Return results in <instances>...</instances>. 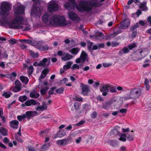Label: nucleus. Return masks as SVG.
<instances>
[{
    "label": "nucleus",
    "instance_id": "nucleus-37",
    "mask_svg": "<svg viewBox=\"0 0 151 151\" xmlns=\"http://www.w3.org/2000/svg\"><path fill=\"white\" fill-rule=\"evenodd\" d=\"M144 84L146 86L147 90L148 91L150 88V86L149 84V82L147 78H145L144 81Z\"/></svg>",
    "mask_w": 151,
    "mask_h": 151
},
{
    "label": "nucleus",
    "instance_id": "nucleus-46",
    "mask_svg": "<svg viewBox=\"0 0 151 151\" xmlns=\"http://www.w3.org/2000/svg\"><path fill=\"white\" fill-rule=\"evenodd\" d=\"M121 32V31H117L116 32H115L113 33V34H112L111 35H109L107 37H108V36H110V37H115L117 35H118L119 33H120Z\"/></svg>",
    "mask_w": 151,
    "mask_h": 151
},
{
    "label": "nucleus",
    "instance_id": "nucleus-30",
    "mask_svg": "<svg viewBox=\"0 0 151 151\" xmlns=\"http://www.w3.org/2000/svg\"><path fill=\"white\" fill-rule=\"evenodd\" d=\"M129 52V50L128 48L126 47H124L119 52V54L122 55L124 54L127 53Z\"/></svg>",
    "mask_w": 151,
    "mask_h": 151
},
{
    "label": "nucleus",
    "instance_id": "nucleus-64",
    "mask_svg": "<svg viewBox=\"0 0 151 151\" xmlns=\"http://www.w3.org/2000/svg\"><path fill=\"white\" fill-rule=\"evenodd\" d=\"M3 141L4 143H6L9 142V139L7 137H5L3 139Z\"/></svg>",
    "mask_w": 151,
    "mask_h": 151
},
{
    "label": "nucleus",
    "instance_id": "nucleus-2",
    "mask_svg": "<svg viewBox=\"0 0 151 151\" xmlns=\"http://www.w3.org/2000/svg\"><path fill=\"white\" fill-rule=\"evenodd\" d=\"M42 22L50 25H58L60 26L65 25V21L64 17L57 15H53L51 18L47 14H45L42 18Z\"/></svg>",
    "mask_w": 151,
    "mask_h": 151
},
{
    "label": "nucleus",
    "instance_id": "nucleus-58",
    "mask_svg": "<svg viewBox=\"0 0 151 151\" xmlns=\"http://www.w3.org/2000/svg\"><path fill=\"white\" fill-rule=\"evenodd\" d=\"M127 109H122L119 111L122 113H126L127 112Z\"/></svg>",
    "mask_w": 151,
    "mask_h": 151
},
{
    "label": "nucleus",
    "instance_id": "nucleus-1",
    "mask_svg": "<svg viewBox=\"0 0 151 151\" xmlns=\"http://www.w3.org/2000/svg\"><path fill=\"white\" fill-rule=\"evenodd\" d=\"M14 15L17 16L12 21L8 20L4 21L3 24L6 27L12 29H21L23 31H28L31 29L30 26L28 24H23L22 17L19 16L24 13V6L21 3L17 2L14 6Z\"/></svg>",
    "mask_w": 151,
    "mask_h": 151
},
{
    "label": "nucleus",
    "instance_id": "nucleus-27",
    "mask_svg": "<svg viewBox=\"0 0 151 151\" xmlns=\"http://www.w3.org/2000/svg\"><path fill=\"white\" fill-rule=\"evenodd\" d=\"M49 88L48 86L42 87L40 90V93L42 95H44L46 93L48 90Z\"/></svg>",
    "mask_w": 151,
    "mask_h": 151
},
{
    "label": "nucleus",
    "instance_id": "nucleus-29",
    "mask_svg": "<svg viewBox=\"0 0 151 151\" xmlns=\"http://www.w3.org/2000/svg\"><path fill=\"white\" fill-rule=\"evenodd\" d=\"M72 64V62L69 61L66 64L63 66V69L65 70H66L70 68Z\"/></svg>",
    "mask_w": 151,
    "mask_h": 151
},
{
    "label": "nucleus",
    "instance_id": "nucleus-6",
    "mask_svg": "<svg viewBox=\"0 0 151 151\" xmlns=\"http://www.w3.org/2000/svg\"><path fill=\"white\" fill-rule=\"evenodd\" d=\"M47 9L49 11L51 12L58 11L59 6L57 1H51L48 5Z\"/></svg>",
    "mask_w": 151,
    "mask_h": 151
},
{
    "label": "nucleus",
    "instance_id": "nucleus-22",
    "mask_svg": "<svg viewBox=\"0 0 151 151\" xmlns=\"http://www.w3.org/2000/svg\"><path fill=\"white\" fill-rule=\"evenodd\" d=\"M66 135V132L65 129L61 130L58 132L56 134V136L55 137L56 138L57 137L61 138Z\"/></svg>",
    "mask_w": 151,
    "mask_h": 151
},
{
    "label": "nucleus",
    "instance_id": "nucleus-4",
    "mask_svg": "<svg viewBox=\"0 0 151 151\" xmlns=\"http://www.w3.org/2000/svg\"><path fill=\"white\" fill-rule=\"evenodd\" d=\"M34 2L32 8L31 12L32 16L35 17H40L41 16L42 11V9L38 7L40 4L39 0H32Z\"/></svg>",
    "mask_w": 151,
    "mask_h": 151
},
{
    "label": "nucleus",
    "instance_id": "nucleus-57",
    "mask_svg": "<svg viewBox=\"0 0 151 151\" xmlns=\"http://www.w3.org/2000/svg\"><path fill=\"white\" fill-rule=\"evenodd\" d=\"M103 66L104 68L109 67L112 65V64L111 63H103Z\"/></svg>",
    "mask_w": 151,
    "mask_h": 151
},
{
    "label": "nucleus",
    "instance_id": "nucleus-43",
    "mask_svg": "<svg viewBox=\"0 0 151 151\" xmlns=\"http://www.w3.org/2000/svg\"><path fill=\"white\" fill-rule=\"evenodd\" d=\"M27 99V97L26 96H21L19 97V100L21 102H23Z\"/></svg>",
    "mask_w": 151,
    "mask_h": 151
},
{
    "label": "nucleus",
    "instance_id": "nucleus-40",
    "mask_svg": "<svg viewBox=\"0 0 151 151\" xmlns=\"http://www.w3.org/2000/svg\"><path fill=\"white\" fill-rule=\"evenodd\" d=\"M49 131L48 129H46L43 131H41L40 133V135L41 136H45L47 135Z\"/></svg>",
    "mask_w": 151,
    "mask_h": 151
},
{
    "label": "nucleus",
    "instance_id": "nucleus-15",
    "mask_svg": "<svg viewBox=\"0 0 151 151\" xmlns=\"http://www.w3.org/2000/svg\"><path fill=\"white\" fill-rule=\"evenodd\" d=\"M37 114L36 111H28L25 114L26 118L29 119L32 117H34Z\"/></svg>",
    "mask_w": 151,
    "mask_h": 151
},
{
    "label": "nucleus",
    "instance_id": "nucleus-44",
    "mask_svg": "<svg viewBox=\"0 0 151 151\" xmlns=\"http://www.w3.org/2000/svg\"><path fill=\"white\" fill-rule=\"evenodd\" d=\"M93 42L91 41L88 42L87 47L88 50L90 51H91L92 50V47L93 45Z\"/></svg>",
    "mask_w": 151,
    "mask_h": 151
},
{
    "label": "nucleus",
    "instance_id": "nucleus-41",
    "mask_svg": "<svg viewBox=\"0 0 151 151\" xmlns=\"http://www.w3.org/2000/svg\"><path fill=\"white\" fill-rule=\"evenodd\" d=\"M26 118L25 114L21 115H18L17 116V119L19 121H21L22 120Z\"/></svg>",
    "mask_w": 151,
    "mask_h": 151
},
{
    "label": "nucleus",
    "instance_id": "nucleus-49",
    "mask_svg": "<svg viewBox=\"0 0 151 151\" xmlns=\"http://www.w3.org/2000/svg\"><path fill=\"white\" fill-rule=\"evenodd\" d=\"M137 46V44L136 42H134L131 45H128V47L129 50H131L132 49L136 47Z\"/></svg>",
    "mask_w": 151,
    "mask_h": 151
},
{
    "label": "nucleus",
    "instance_id": "nucleus-21",
    "mask_svg": "<svg viewBox=\"0 0 151 151\" xmlns=\"http://www.w3.org/2000/svg\"><path fill=\"white\" fill-rule=\"evenodd\" d=\"M37 48L38 49H39L41 51H46L48 50L49 48V46L47 45H42V46L40 45V42H38L37 43Z\"/></svg>",
    "mask_w": 151,
    "mask_h": 151
},
{
    "label": "nucleus",
    "instance_id": "nucleus-11",
    "mask_svg": "<svg viewBox=\"0 0 151 151\" xmlns=\"http://www.w3.org/2000/svg\"><path fill=\"white\" fill-rule=\"evenodd\" d=\"M80 87L81 88L82 94L84 95H87L89 91V86L87 85L81 83Z\"/></svg>",
    "mask_w": 151,
    "mask_h": 151
},
{
    "label": "nucleus",
    "instance_id": "nucleus-5",
    "mask_svg": "<svg viewBox=\"0 0 151 151\" xmlns=\"http://www.w3.org/2000/svg\"><path fill=\"white\" fill-rule=\"evenodd\" d=\"M10 9L11 6L8 2L4 1L1 3L0 7L1 16L3 18L5 17L9 14Z\"/></svg>",
    "mask_w": 151,
    "mask_h": 151
},
{
    "label": "nucleus",
    "instance_id": "nucleus-16",
    "mask_svg": "<svg viewBox=\"0 0 151 151\" xmlns=\"http://www.w3.org/2000/svg\"><path fill=\"white\" fill-rule=\"evenodd\" d=\"M50 58H49V60H48L47 59V58H44L42 60L40 61V66H42L44 67H47L49 65L50 63Z\"/></svg>",
    "mask_w": 151,
    "mask_h": 151
},
{
    "label": "nucleus",
    "instance_id": "nucleus-8",
    "mask_svg": "<svg viewBox=\"0 0 151 151\" xmlns=\"http://www.w3.org/2000/svg\"><path fill=\"white\" fill-rule=\"evenodd\" d=\"M137 53L139 55V57L137 59H134L135 60H137L145 57L147 54V50L146 49H139L137 51Z\"/></svg>",
    "mask_w": 151,
    "mask_h": 151
},
{
    "label": "nucleus",
    "instance_id": "nucleus-62",
    "mask_svg": "<svg viewBox=\"0 0 151 151\" xmlns=\"http://www.w3.org/2000/svg\"><path fill=\"white\" fill-rule=\"evenodd\" d=\"M3 57L5 59H7L8 57V54L6 52H4L2 54Z\"/></svg>",
    "mask_w": 151,
    "mask_h": 151
},
{
    "label": "nucleus",
    "instance_id": "nucleus-28",
    "mask_svg": "<svg viewBox=\"0 0 151 151\" xmlns=\"http://www.w3.org/2000/svg\"><path fill=\"white\" fill-rule=\"evenodd\" d=\"M57 144L58 145H65L67 144V141L66 139H61L58 140L57 142Z\"/></svg>",
    "mask_w": 151,
    "mask_h": 151
},
{
    "label": "nucleus",
    "instance_id": "nucleus-35",
    "mask_svg": "<svg viewBox=\"0 0 151 151\" xmlns=\"http://www.w3.org/2000/svg\"><path fill=\"white\" fill-rule=\"evenodd\" d=\"M95 37L97 39H101L104 38V35L102 33L100 32L95 35Z\"/></svg>",
    "mask_w": 151,
    "mask_h": 151
},
{
    "label": "nucleus",
    "instance_id": "nucleus-7",
    "mask_svg": "<svg viewBox=\"0 0 151 151\" xmlns=\"http://www.w3.org/2000/svg\"><path fill=\"white\" fill-rule=\"evenodd\" d=\"M88 55L86 52L83 50L82 51L79 58H77L76 62L77 63H83L88 58Z\"/></svg>",
    "mask_w": 151,
    "mask_h": 151
},
{
    "label": "nucleus",
    "instance_id": "nucleus-33",
    "mask_svg": "<svg viewBox=\"0 0 151 151\" xmlns=\"http://www.w3.org/2000/svg\"><path fill=\"white\" fill-rule=\"evenodd\" d=\"M49 71L48 69H45L43 70L40 76V78L42 79L44 78L46 76L47 74L48 73Z\"/></svg>",
    "mask_w": 151,
    "mask_h": 151
},
{
    "label": "nucleus",
    "instance_id": "nucleus-12",
    "mask_svg": "<svg viewBox=\"0 0 151 151\" xmlns=\"http://www.w3.org/2000/svg\"><path fill=\"white\" fill-rule=\"evenodd\" d=\"M37 103L40 104L37 101L33 99L28 100L26 101L24 104H22V106H29L32 105H35Z\"/></svg>",
    "mask_w": 151,
    "mask_h": 151
},
{
    "label": "nucleus",
    "instance_id": "nucleus-59",
    "mask_svg": "<svg viewBox=\"0 0 151 151\" xmlns=\"http://www.w3.org/2000/svg\"><path fill=\"white\" fill-rule=\"evenodd\" d=\"M19 46L22 49H26L27 47V46L24 44V43L20 44L19 45Z\"/></svg>",
    "mask_w": 151,
    "mask_h": 151
},
{
    "label": "nucleus",
    "instance_id": "nucleus-3",
    "mask_svg": "<svg viewBox=\"0 0 151 151\" xmlns=\"http://www.w3.org/2000/svg\"><path fill=\"white\" fill-rule=\"evenodd\" d=\"M69 2L65 3L64 7L67 9H74L76 7L77 10L80 12H88L92 10V8L87 5L86 1H81L78 5H77L75 0H68Z\"/></svg>",
    "mask_w": 151,
    "mask_h": 151
},
{
    "label": "nucleus",
    "instance_id": "nucleus-61",
    "mask_svg": "<svg viewBox=\"0 0 151 151\" xmlns=\"http://www.w3.org/2000/svg\"><path fill=\"white\" fill-rule=\"evenodd\" d=\"M10 76L11 78H15L16 76V74L15 72H14L10 74Z\"/></svg>",
    "mask_w": 151,
    "mask_h": 151
},
{
    "label": "nucleus",
    "instance_id": "nucleus-38",
    "mask_svg": "<svg viewBox=\"0 0 151 151\" xmlns=\"http://www.w3.org/2000/svg\"><path fill=\"white\" fill-rule=\"evenodd\" d=\"M33 67L32 65H30L27 68V72L29 75H31L32 73L33 70Z\"/></svg>",
    "mask_w": 151,
    "mask_h": 151
},
{
    "label": "nucleus",
    "instance_id": "nucleus-19",
    "mask_svg": "<svg viewBox=\"0 0 151 151\" xmlns=\"http://www.w3.org/2000/svg\"><path fill=\"white\" fill-rule=\"evenodd\" d=\"M19 124V122L16 120H12L9 122L10 127L14 129H17Z\"/></svg>",
    "mask_w": 151,
    "mask_h": 151
},
{
    "label": "nucleus",
    "instance_id": "nucleus-31",
    "mask_svg": "<svg viewBox=\"0 0 151 151\" xmlns=\"http://www.w3.org/2000/svg\"><path fill=\"white\" fill-rule=\"evenodd\" d=\"M0 133L3 136L7 135V130L3 127H0Z\"/></svg>",
    "mask_w": 151,
    "mask_h": 151
},
{
    "label": "nucleus",
    "instance_id": "nucleus-63",
    "mask_svg": "<svg viewBox=\"0 0 151 151\" xmlns=\"http://www.w3.org/2000/svg\"><path fill=\"white\" fill-rule=\"evenodd\" d=\"M85 122V121H81L80 122H79L78 123H77L76 124V125L77 126H79L81 125H82Z\"/></svg>",
    "mask_w": 151,
    "mask_h": 151
},
{
    "label": "nucleus",
    "instance_id": "nucleus-17",
    "mask_svg": "<svg viewBox=\"0 0 151 151\" xmlns=\"http://www.w3.org/2000/svg\"><path fill=\"white\" fill-rule=\"evenodd\" d=\"M68 16L71 20H78L79 18L78 16L75 13L73 12H69L68 13Z\"/></svg>",
    "mask_w": 151,
    "mask_h": 151
},
{
    "label": "nucleus",
    "instance_id": "nucleus-25",
    "mask_svg": "<svg viewBox=\"0 0 151 151\" xmlns=\"http://www.w3.org/2000/svg\"><path fill=\"white\" fill-rule=\"evenodd\" d=\"M147 2L146 1L143 2L141 3L139 8L142 11L147 10L148 8L146 6Z\"/></svg>",
    "mask_w": 151,
    "mask_h": 151
},
{
    "label": "nucleus",
    "instance_id": "nucleus-32",
    "mask_svg": "<svg viewBox=\"0 0 151 151\" xmlns=\"http://www.w3.org/2000/svg\"><path fill=\"white\" fill-rule=\"evenodd\" d=\"M30 96L32 98L37 99L39 96V94L36 92H32L30 94Z\"/></svg>",
    "mask_w": 151,
    "mask_h": 151
},
{
    "label": "nucleus",
    "instance_id": "nucleus-54",
    "mask_svg": "<svg viewBox=\"0 0 151 151\" xmlns=\"http://www.w3.org/2000/svg\"><path fill=\"white\" fill-rule=\"evenodd\" d=\"M55 87H52L50 89L48 93L50 94H53L54 93V91L55 89Z\"/></svg>",
    "mask_w": 151,
    "mask_h": 151
},
{
    "label": "nucleus",
    "instance_id": "nucleus-48",
    "mask_svg": "<svg viewBox=\"0 0 151 151\" xmlns=\"http://www.w3.org/2000/svg\"><path fill=\"white\" fill-rule=\"evenodd\" d=\"M64 88H61L56 90V92L58 93L62 94L63 93Z\"/></svg>",
    "mask_w": 151,
    "mask_h": 151
},
{
    "label": "nucleus",
    "instance_id": "nucleus-53",
    "mask_svg": "<svg viewBox=\"0 0 151 151\" xmlns=\"http://www.w3.org/2000/svg\"><path fill=\"white\" fill-rule=\"evenodd\" d=\"M74 106L76 110H77L79 108V105L78 103L75 102L74 104Z\"/></svg>",
    "mask_w": 151,
    "mask_h": 151
},
{
    "label": "nucleus",
    "instance_id": "nucleus-23",
    "mask_svg": "<svg viewBox=\"0 0 151 151\" xmlns=\"http://www.w3.org/2000/svg\"><path fill=\"white\" fill-rule=\"evenodd\" d=\"M47 106L46 104H43L41 106H38L35 107V109L37 111H43L45 109H47Z\"/></svg>",
    "mask_w": 151,
    "mask_h": 151
},
{
    "label": "nucleus",
    "instance_id": "nucleus-50",
    "mask_svg": "<svg viewBox=\"0 0 151 151\" xmlns=\"http://www.w3.org/2000/svg\"><path fill=\"white\" fill-rule=\"evenodd\" d=\"M3 96L5 97L6 98H7L10 97L11 94L9 92H5L3 94Z\"/></svg>",
    "mask_w": 151,
    "mask_h": 151
},
{
    "label": "nucleus",
    "instance_id": "nucleus-56",
    "mask_svg": "<svg viewBox=\"0 0 151 151\" xmlns=\"http://www.w3.org/2000/svg\"><path fill=\"white\" fill-rule=\"evenodd\" d=\"M75 68L77 69H79V66L77 64H74L72 66V69L73 70Z\"/></svg>",
    "mask_w": 151,
    "mask_h": 151
},
{
    "label": "nucleus",
    "instance_id": "nucleus-13",
    "mask_svg": "<svg viewBox=\"0 0 151 151\" xmlns=\"http://www.w3.org/2000/svg\"><path fill=\"white\" fill-rule=\"evenodd\" d=\"M109 84L104 85L100 88V91L103 92L102 94L103 96H105L107 95L109 92Z\"/></svg>",
    "mask_w": 151,
    "mask_h": 151
},
{
    "label": "nucleus",
    "instance_id": "nucleus-36",
    "mask_svg": "<svg viewBox=\"0 0 151 151\" xmlns=\"http://www.w3.org/2000/svg\"><path fill=\"white\" fill-rule=\"evenodd\" d=\"M29 52L31 56L33 58H36L39 55L38 53L37 52H35L33 51L30 50Z\"/></svg>",
    "mask_w": 151,
    "mask_h": 151
},
{
    "label": "nucleus",
    "instance_id": "nucleus-14",
    "mask_svg": "<svg viewBox=\"0 0 151 151\" xmlns=\"http://www.w3.org/2000/svg\"><path fill=\"white\" fill-rule=\"evenodd\" d=\"M15 87L13 89L14 92H17L21 90V83L18 80H16L15 82Z\"/></svg>",
    "mask_w": 151,
    "mask_h": 151
},
{
    "label": "nucleus",
    "instance_id": "nucleus-42",
    "mask_svg": "<svg viewBox=\"0 0 151 151\" xmlns=\"http://www.w3.org/2000/svg\"><path fill=\"white\" fill-rule=\"evenodd\" d=\"M50 145V143H47L44 145L42 146L41 148L43 150H47Z\"/></svg>",
    "mask_w": 151,
    "mask_h": 151
},
{
    "label": "nucleus",
    "instance_id": "nucleus-18",
    "mask_svg": "<svg viewBox=\"0 0 151 151\" xmlns=\"http://www.w3.org/2000/svg\"><path fill=\"white\" fill-rule=\"evenodd\" d=\"M130 24L129 20L128 19H125L121 23V28L122 29L127 28Z\"/></svg>",
    "mask_w": 151,
    "mask_h": 151
},
{
    "label": "nucleus",
    "instance_id": "nucleus-39",
    "mask_svg": "<svg viewBox=\"0 0 151 151\" xmlns=\"http://www.w3.org/2000/svg\"><path fill=\"white\" fill-rule=\"evenodd\" d=\"M120 128L119 127L117 126L114 127L113 129V132L115 135H117L119 134V132L118 130Z\"/></svg>",
    "mask_w": 151,
    "mask_h": 151
},
{
    "label": "nucleus",
    "instance_id": "nucleus-9",
    "mask_svg": "<svg viewBox=\"0 0 151 151\" xmlns=\"http://www.w3.org/2000/svg\"><path fill=\"white\" fill-rule=\"evenodd\" d=\"M139 27V24L137 23L134 25L131 26L130 28V31L132 32L131 34V37L133 38L136 37L137 35V29Z\"/></svg>",
    "mask_w": 151,
    "mask_h": 151
},
{
    "label": "nucleus",
    "instance_id": "nucleus-20",
    "mask_svg": "<svg viewBox=\"0 0 151 151\" xmlns=\"http://www.w3.org/2000/svg\"><path fill=\"white\" fill-rule=\"evenodd\" d=\"M72 58V56L70 54L67 53L63 54L61 59L63 60L66 61L71 59Z\"/></svg>",
    "mask_w": 151,
    "mask_h": 151
},
{
    "label": "nucleus",
    "instance_id": "nucleus-24",
    "mask_svg": "<svg viewBox=\"0 0 151 151\" xmlns=\"http://www.w3.org/2000/svg\"><path fill=\"white\" fill-rule=\"evenodd\" d=\"M80 49L78 47H74L69 50V52L74 55H76L79 52Z\"/></svg>",
    "mask_w": 151,
    "mask_h": 151
},
{
    "label": "nucleus",
    "instance_id": "nucleus-34",
    "mask_svg": "<svg viewBox=\"0 0 151 151\" xmlns=\"http://www.w3.org/2000/svg\"><path fill=\"white\" fill-rule=\"evenodd\" d=\"M120 137L119 138V140L123 142H125L126 140V135L124 134H120Z\"/></svg>",
    "mask_w": 151,
    "mask_h": 151
},
{
    "label": "nucleus",
    "instance_id": "nucleus-10",
    "mask_svg": "<svg viewBox=\"0 0 151 151\" xmlns=\"http://www.w3.org/2000/svg\"><path fill=\"white\" fill-rule=\"evenodd\" d=\"M141 93V91L140 89L138 88L132 89L131 90L130 93V95L131 96L128 99L133 97H137V96H139Z\"/></svg>",
    "mask_w": 151,
    "mask_h": 151
},
{
    "label": "nucleus",
    "instance_id": "nucleus-51",
    "mask_svg": "<svg viewBox=\"0 0 151 151\" xmlns=\"http://www.w3.org/2000/svg\"><path fill=\"white\" fill-rule=\"evenodd\" d=\"M74 99L76 100L79 101H83V99L82 97L79 96H75Z\"/></svg>",
    "mask_w": 151,
    "mask_h": 151
},
{
    "label": "nucleus",
    "instance_id": "nucleus-52",
    "mask_svg": "<svg viewBox=\"0 0 151 151\" xmlns=\"http://www.w3.org/2000/svg\"><path fill=\"white\" fill-rule=\"evenodd\" d=\"M67 79L66 78H65L63 79L60 81L59 83L60 84H65L66 82H67Z\"/></svg>",
    "mask_w": 151,
    "mask_h": 151
},
{
    "label": "nucleus",
    "instance_id": "nucleus-47",
    "mask_svg": "<svg viewBox=\"0 0 151 151\" xmlns=\"http://www.w3.org/2000/svg\"><path fill=\"white\" fill-rule=\"evenodd\" d=\"M110 91L111 93H114L116 92V89L113 86H111L109 85V91Z\"/></svg>",
    "mask_w": 151,
    "mask_h": 151
},
{
    "label": "nucleus",
    "instance_id": "nucleus-45",
    "mask_svg": "<svg viewBox=\"0 0 151 151\" xmlns=\"http://www.w3.org/2000/svg\"><path fill=\"white\" fill-rule=\"evenodd\" d=\"M19 41L23 43H28L30 44L31 43L32 41L29 40H19Z\"/></svg>",
    "mask_w": 151,
    "mask_h": 151
},
{
    "label": "nucleus",
    "instance_id": "nucleus-60",
    "mask_svg": "<svg viewBox=\"0 0 151 151\" xmlns=\"http://www.w3.org/2000/svg\"><path fill=\"white\" fill-rule=\"evenodd\" d=\"M28 151H36V150L33 147H28Z\"/></svg>",
    "mask_w": 151,
    "mask_h": 151
},
{
    "label": "nucleus",
    "instance_id": "nucleus-55",
    "mask_svg": "<svg viewBox=\"0 0 151 151\" xmlns=\"http://www.w3.org/2000/svg\"><path fill=\"white\" fill-rule=\"evenodd\" d=\"M97 116V113L96 111L93 112L91 115V116L92 118H95Z\"/></svg>",
    "mask_w": 151,
    "mask_h": 151
},
{
    "label": "nucleus",
    "instance_id": "nucleus-26",
    "mask_svg": "<svg viewBox=\"0 0 151 151\" xmlns=\"http://www.w3.org/2000/svg\"><path fill=\"white\" fill-rule=\"evenodd\" d=\"M22 82L25 85H26L29 81L28 78L24 76H22L20 77V78Z\"/></svg>",
    "mask_w": 151,
    "mask_h": 151
}]
</instances>
